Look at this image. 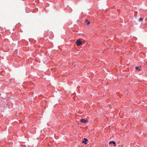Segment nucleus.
I'll return each instance as SVG.
<instances>
[{
  "label": "nucleus",
  "instance_id": "f257e3e1",
  "mask_svg": "<svg viewBox=\"0 0 147 147\" xmlns=\"http://www.w3.org/2000/svg\"><path fill=\"white\" fill-rule=\"evenodd\" d=\"M76 43L78 46H80L82 44V43L79 40H78L76 42Z\"/></svg>",
  "mask_w": 147,
  "mask_h": 147
},
{
  "label": "nucleus",
  "instance_id": "f03ea898",
  "mask_svg": "<svg viewBox=\"0 0 147 147\" xmlns=\"http://www.w3.org/2000/svg\"><path fill=\"white\" fill-rule=\"evenodd\" d=\"M88 141V139H87L86 138H84V139L82 141V142L84 144H87V143L86 142L87 141Z\"/></svg>",
  "mask_w": 147,
  "mask_h": 147
},
{
  "label": "nucleus",
  "instance_id": "7ed1b4c3",
  "mask_svg": "<svg viewBox=\"0 0 147 147\" xmlns=\"http://www.w3.org/2000/svg\"><path fill=\"white\" fill-rule=\"evenodd\" d=\"M80 121L81 122L83 123H86L87 122V121L84 119H82L80 120Z\"/></svg>",
  "mask_w": 147,
  "mask_h": 147
},
{
  "label": "nucleus",
  "instance_id": "20e7f679",
  "mask_svg": "<svg viewBox=\"0 0 147 147\" xmlns=\"http://www.w3.org/2000/svg\"><path fill=\"white\" fill-rule=\"evenodd\" d=\"M109 143L110 144H114V146H115V142L114 141H110L109 142Z\"/></svg>",
  "mask_w": 147,
  "mask_h": 147
},
{
  "label": "nucleus",
  "instance_id": "39448f33",
  "mask_svg": "<svg viewBox=\"0 0 147 147\" xmlns=\"http://www.w3.org/2000/svg\"><path fill=\"white\" fill-rule=\"evenodd\" d=\"M86 23H87V25H88L90 24V22H89L88 20H85Z\"/></svg>",
  "mask_w": 147,
  "mask_h": 147
},
{
  "label": "nucleus",
  "instance_id": "423d86ee",
  "mask_svg": "<svg viewBox=\"0 0 147 147\" xmlns=\"http://www.w3.org/2000/svg\"><path fill=\"white\" fill-rule=\"evenodd\" d=\"M136 70H138L139 71L140 70V69H139V67H136Z\"/></svg>",
  "mask_w": 147,
  "mask_h": 147
},
{
  "label": "nucleus",
  "instance_id": "0eeeda50",
  "mask_svg": "<svg viewBox=\"0 0 147 147\" xmlns=\"http://www.w3.org/2000/svg\"><path fill=\"white\" fill-rule=\"evenodd\" d=\"M143 18H140V19H139L140 21V22L142 21H143Z\"/></svg>",
  "mask_w": 147,
  "mask_h": 147
}]
</instances>
